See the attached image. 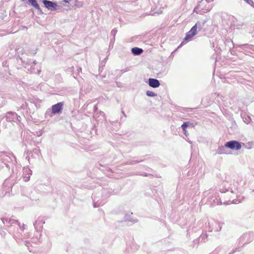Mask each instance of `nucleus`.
<instances>
[{
  "instance_id": "obj_4",
  "label": "nucleus",
  "mask_w": 254,
  "mask_h": 254,
  "mask_svg": "<svg viewBox=\"0 0 254 254\" xmlns=\"http://www.w3.org/2000/svg\"><path fill=\"white\" fill-rule=\"evenodd\" d=\"M197 34V24H196L194 26H193L191 29L187 33L186 36L185 38V40H187L194 36H195Z\"/></svg>"
},
{
  "instance_id": "obj_9",
  "label": "nucleus",
  "mask_w": 254,
  "mask_h": 254,
  "mask_svg": "<svg viewBox=\"0 0 254 254\" xmlns=\"http://www.w3.org/2000/svg\"><path fill=\"white\" fill-rule=\"evenodd\" d=\"M146 95L149 97H155L157 95L155 93L151 91H147L146 92Z\"/></svg>"
},
{
  "instance_id": "obj_12",
  "label": "nucleus",
  "mask_w": 254,
  "mask_h": 254,
  "mask_svg": "<svg viewBox=\"0 0 254 254\" xmlns=\"http://www.w3.org/2000/svg\"><path fill=\"white\" fill-rule=\"evenodd\" d=\"M70 0H64L65 2H68Z\"/></svg>"
},
{
  "instance_id": "obj_10",
  "label": "nucleus",
  "mask_w": 254,
  "mask_h": 254,
  "mask_svg": "<svg viewBox=\"0 0 254 254\" xmlns=\"http://www.w3.org/2000/svg\"><path fill=\"white\" fill-rule=\"evenodd\" d=\"M246 1L248 3L250 4L251 5H253L254 4V1L253 0H244Z\"/></svg>"
},
{
  "instance_id": "obj_13",
  "label": "nucleus",
  "mask_w": 254,
  "mask_h": 254,
  "mask_svg": "<svg viewBox=\"0 0 254 254\" xmlns=\"http://www.w3.org/2000/svg\"><path fill=\"white\" fill-rule=\"evenodd\" d=\"M30 178V176L27 177V179L25 180V181H28L29 180V178Z\"/></svg>"
},
{
  "instance_id": "obj_14",
  "label": "nucleus",
  "mask_w": 254,
  "mask_h": 254,
  "mask_svg": "<svg viewBox=\"0 0 254 254\" xmlns=\"http://www.w3.org/2000/svg\"><path fill=\"white\" fill-rule=\"evenodd\" d=\"M116 32V31H115L114 30H113L112 31V33L115 34Z\"/></svg>"
},
{
  "instance_id": "obj_8",
  "label": "nucleus",
  "mask_w": 254,
  "mask_h": 254,
  "mask_svg": "<svg viewBox=\"0 0 254 254\" xmlns=\"http://www.w3.org/2000/svg\"><path fill=\"white\" fill-rule=\"evenodd\" d=\"M193 126V125H192V123H190V122H186V123H184L182 125V127L183 129V130H185L186 131V128L187 127H192Z\"/></svg>"
},
{
  "instance_id": "obj_1",
  "label": "nucleus",
  "mask_w": 254,
  "mask_h": 254,
  "mask_svg": "<svg viewBox=\"0 0 254 254\" xmlns=\"http://www.w3.org/2000/svg\"><path fill=\"white\" fill-rule=\"evenodd\" d=\"M43 3L45 6L50 10H56L58 9L60 6L56 3L48 0H43Z\"/></svg>"
},
{
  "instance_id": "obj_7",
  "label": "nucleus",
  "mask_w": 254,
  "mask_h": 254,
  "mask_svg": "<svg viewBox=\"0 0 254 254\" xmlns=\"http://www.w3.org/2000/svg\"><path fill=\"white\" fill-rule=\"evenodd\" d=\"M29 2L33 7H34L35 8H36L39 11H41L39 5L38 4L36 0H29Z\"/></svg>"
},
{
  "instance_id": "obj_5",
  "label": "nucleus",
  "mask_w": 254,
  "mask_h": 254,
  "mask_svg": "<svg viewBox=\"0 0 254 254\" xmlns=\"http://www.w3.org/2000/svg\"><path fill=\"white\" fill-rule=\"evenodd\" d=\"M148 84L150 86L153 88H157L160 85L159 81L157 79L154 78H149L148 80Z\"/></svg>"
},
{
  "instance_id": "obj_11",
  "label": "nucleus",
  "mask_w": 254,
  "mask_h": 254,
  "mask_svg": "<svg viewBox=\"0 0 254 254\" xmlns=\"http://www.w3.org/2000/svg\"><path fill=\"white\" fill-rule=\"evenodd\" d=\"M183 131H184V134H185L186 136H187V130H186V131L183 130Z\"/></svg>"
},
{
  "instance_id": "obj_6",
  "label": "nucleus",
  "mask_w": 254,
  "mask_h": 254,
  "mask_svg": "<svg viewBox=\"0 0 254 254\" xmlns=\"http://www.w3.org/2000/svg\"><path fill=\"white\" fill-rule=\"evenodd\" d=\"M131 52L134 55H139L143 52V50L142 49L135 47L131 49Z\"/></svg>"
},
{
  "instance_id": "obj_2",
  "label": "nucleus",
  "mask_w": 254,
  "mask_h": 254,
  "mask_svg": "<svg viewBox=\"0 0 254 254\" xmlns=\"http://www.w3.org/2000/svg\"><path fill=\"white\" fill-rule=\"evenodd\" d=\"M225 146L233 150H238L241 148V144L237 141H230L227 142Z\"/></svg>"
},
{
  "instance_id": "obj_15",
  "label": "nucleus",
  "mask_w": 254,
  "mask_h": 254,
  "mask_svg": "<svg viewBox=\"0 0 254 254\" xmlns=\"http://www.w3.org/2000/svg\"><path fill=\"white\" fill-rule=\"evenodd\" d=\"M252 6L254 7V3L253 4V5H252Z\"/></svg>"
},
{
  "instance_id": "obj_3",
  "label": "nucleus",
  "mask_w": 254,
  "mask_h": 254,
  "mask_svg": "<svg viewBox=\"0 0 254 254\" xmlns=\"http://www.w3.org/2000/svg\"><path fill=\"white\" fill-rule=\"evenodd\" d=\"M64 104L62 102H59L52 107V113L53 114H60L62 113L63 108Z\"/></svg>"
}]
</instances>
